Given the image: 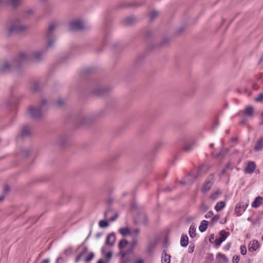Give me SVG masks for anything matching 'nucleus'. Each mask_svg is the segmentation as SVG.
Returning a JSON list of instances; mask_svg holds the SVG:
<instances>
[{"mask_svg":"<svg viewBox=\"0 0 263 263\" xmlns=\"http://www.w3.org/2000/svg\"><path fill=\"white\" fill-rule=\"evenodd\" d=\"M46 51V47L42 50L35 51L29 55L24 52H21L15 55L11 60L6 61L1 68L2 72H8L18 69L21 65L29 62L31 58L36 61L41 60Z\"/></svg>","mask_w":263,"mask_h":263,"instance_id":"1","label":"nucleus"},{"mask_svg":"<svg viewBox=\"0 0 263 263\" xmlns=\"http://www.w3.org/2000/svg\"><path fill=\"white\" fill-rule=\"evenodd\" d=\"M27 27L22 23L21 17H17L11 20L7 26V33L9 34L12 33H19L26 29Z\"/></svg>","mask_w":263,"mask_h":263,"instance_id":"2","label":"nucleus"},{"mask_svg":"<svg viewBox=\"0 0 263 263\" xmlns=\"http://www.w3.org/2000/svg\"><path fill=\"white\" fill-rule=\"evenodd\" d=\"M42 106L31 105L28 109V113L33 119H37L42 117L43 115L42 107L47 104V101L43 99L41 101Z\"/></svg>","mask_w":263,"mask_h":263,"instance_id":"3","label":"nucleus"},{"mask_svg":"<svg viewBox=\"0 0 263 263\" xmlns=\"http://www.w3.org/2000/svg\"><path fill=\"white\" fill-rule=\"evenodd\" d=\"M181 141L182 142V148L183 151L188 153L193 150L195 143L191 137H184L182 138Z\"/></svg>","mask_w":263,"mask_h":263,"instance_id":"4","label":"nucleus"},{"mask_svg":"<svg viewBox=\"0 0 263 263\" xmlns=\"http://www.w3.org/2000/svg\"><path fill=\"white\" fill-rule=\"evenodd\" d=\"M249 204V200H245L240 201L236 204L234 211L237 216H240L243 214L248 206Z\"/></svg>","mask_w":263,"mask_h":263,"instance_id":"5","label":"nucleus"},{"mask_svg":"<svg viewBox=\"0 0 263 263\" xmlns=\"http://www.w3.org/2000/svg\"><path fill=\"white\" fill-rule=\"evenodd\" d=\"M84 27V22L81 19L75 20L69 24V28L71 30H82Z\"/></svg>","mask_w":263,"mask_h":263,"instance_id":"6","label":"nucleus"},{"mask_svg":"<svg viewBox=\"0 0 263 263\" xmlns=\"http://www.w3.org/2000/svg\"><path fill=\"white\" fill-rule=\"evenodd\" d=\"M56 27V25L51 24L48 28V32L47 34V46L48 47H52L55 42V37L52 36V32Z\"/></svg>","mask_w":263,"mask_h":263,"instance_id":"7","label":"nucleus"},{"mask_svg":"<svg viewBox=\"0 0 263 263\" xmlns=\"http://www.w3.org/2000/svg\"><path fill=\"white\" fill-rule=\"evenodd\" d=\"M229 235V233L224 230L220 231L219 232V237L215 240V244L217 246H219Z\"/></svg>","mask_w":263,"mask_h":263,"instance_id":"8","label":"nucleus"},{"mask_svg":"<svg viewBox=\"0 0 263 263\" xmlns=\"http://www.w3.org/2000/svg\"><path fill=\"white\" fill-rule=\"evenodd\" d=\"M197 178L196 174H190L186 176L184 178L180 180V183L181 184H189L192 183Z\"/></svg>","mask_w":263,"mask_h":263,"instance_id":"9","label":"nucleus"},{"mask_svg":"<svg viewBox=\"0 0 263 263\" xmlns=\"http://www.w3.org/2000/svg\"><path fill=\"white\" fill-rule=\"evenodd\" d=\"M108 90V88L103 86H98L96 88L93 89L92 93L97 96H100L103 95L104 92Z\"/></svg>","mask_w":263,"mask_h":263,"instance_id":"10","label":"nucleus"},{"mask_svg":"<svg viewBox=\"0 0 263 263\" xmlns=\"http://www.w3.org/2000/svg\"><path fill=\"white\" fill-rule=\"evenodd\" d=\"M213 182V177L211 176V177L209 178L203 184L201 188L202 192L203 193L208 192L211 187Z\"/></svg>","mask_w":263,"mask_h":263,"instance_id":"11","label":"nucleus"},{"mask_svg":"<svg viewBox=\"0 0 263 263\" xmlns=\"http://www.w3.org/2000/svg\"><path fill=\"white\" fill-rule=\"evenodd\" d=\"M256 168V165L254 162L250 161L248 163L247 166L245 169V172L246 174H252Z\"/></svg>","mask_w":263,"mask_h":263,"instance_id":"12","label":"nucleus"},{"mask_svg":"<svg viewBox=\"0 0 263 263\" xmlns=\"http://www.w3.org/2000/svg\"><path fill=\"white\" fill-rule=\"evenodd\" d=\"M259 247V242L256 240H253L248 245V250L250 252L256 251Z\"/></svg>","mask_w":263,"mask_h":263,"instance_id":"13","label":"nucleus"},{"mask_svg":"<svg viewBox=\"0 0 263 263\" xmlns=\"http://www.w3.org/2000/svg\"><path fill=\"white\" fill-rule=\"evenodd\" d=\"M88 249L87 248H84L83 251L76 257V262H78L81 260L84 261V258L87 256Z\"/></svg>","mask_w":263,"mask_h":263,"instance_id":"14","label":"nucleus"},{"mask_svg":"<svg viewBox=\"0 0 263 263\" xmlns=\"http://www.w3.org/2000/svg\"><path fill=\"white\" fill-rule=\"evenodd\" d=\"M30 133V127L29 126L25 125H24L21 130L20 136L21 137L24 138L28 136Z\"/></svg>","mask_w":263,"mask_h":263,"instance_id":"15","label":"nucleus"},{"mask_svg":"<svg viewBox=\"0 0 263 263\" xmlns=\"http://www.w3.org/2000/svg\"><path fill=\"white\" fill-rule=\"evenodd\" d=\"M116 240V236L114 233L109 234L106 240V244L107 245L112 246Z\"/></svg>","mask_w":263,"mask_h":263,"instance_id":"16","label":"nucleus"},{"mask_svg":"<svg viewBox=\"0 0 263 263\" xmlns=\"http://www.w3.org/2000/svg\"><path fill=\"white\" fill-rule=\"evenodd\" d=\"M263 148V137H261L256 141V144L254 146V150L256 152H259Z\"/></svg>","mask_w":263,"mask_h":263,"instance_id":"17","label":"nucleus"},{"mask_svg":"<svg viewBox=\"0 0 263 263\" xmlns=\"http://www.w3.org/2000/svg\"><path fill=\"white\" fill-rule=\"evenodd\" d=\"M263 198L261 197L258 196L256 197L251 204V206L254 208H257L261 204Z\"/></svg>","mask_w":263,"mask_h":263,"instance_id":"18","label":"nucleus"},{"mask_svg":"<svg viewBox=\"0 0 263 263\" xmlns=\"http://www.w3.org/2000/svg\"><path fill=\"white\" fill-rule=\"evenodd\" d=\"M171 255L166 254V252H163L161 257L162 263H170L171 261Z\"/></svg>","mask_w":263,"mask_h":263,"instance_id":"19","label":"nucleus"},{"mask_svg":"<svg viewBox=\"0 0 263 263\" xmlns=\"http://www.w3.org/2000/svg\"><path fill=\"white\" fill-rule=\"evenodd\" d=\"M30 149L29 148H23L21 150V152L17 154L18 155L21 156L22 157H26L29 156L30 153Z\"/></svg>","mask_w":263,"mask_h":263,"instance_id":"20","label":"nucleus"},{"mask_svg":"<svg viewBox=\"0 0 263 263\" xmlns=\"http://www.w3.org/2000/svg\"><path fill=\"white\" fill-rule=\"evenodd\" d=\"M40 87V84L39 82L35 81L32 83L30 86V89L33 92H37L39 91Z\"/></svg>","mask_w":263,"mask_h":263,"instance_id":"21","label":"nucleus"},{"mask_svg":"<svg viewBox=\"0 0 263 263\" xmlns=\"http://www.w3.org/2000/svg\"><path fill=\"white\" fill-rule=\"evenodd\" d=\"M208 221L203 220L201 222L200 225L199 227V230L201 232H204L208 228Z\"/></svg>","mask_w":263,"mask_h":263,"instance_id":"22","label":"nucleus"},{"mask_svg":"<svg viewBox=\"0 0 263 263\" xmlns=\"http://www.w3.org/2000/svg\"><path fill=\"white\" fill-rule=\"evenodd\" d=\"M189 243V238L187 235H182L180 240V245L183 247H185Z\"/></svg>","mask_w":263,"mask_h":263,"instance_id":"23","label":"nucleus"},{"mask_svg":"<svg viewBox=\"0 0 263 263\" xmlns=\"http://www.w3.org/2000/svg\"><path fill=\"white\" fill-rule=\"evenodd\" d=\"M226 206V203L224 201H219L217 202L215 206V210L217 211H220L222 210Z\"/></svg>","mask_w":263,"mask_h":263,"instance_id":"24","label":"nucleus"},{"mask_svg":"<svg viewBox=\"0 0 263 263\" xmlns=\"http://www.w3.org/2000/svg\"><path fill=\"white\" fill-rule=\"evenodd\" d=\"M130 230H129L127 227H123L121 228L119 230V232L122 235H123V236H125L127 235H129Z\"/></svg>","mask_w":263,"mask_h":263,"instance_id":"25","label":"nucleus"},{"mask_svg":"<svg viewBox=\"0 0 263 263\" xmlns=\"http://www.w3.org/2000/svg\"><path fill=\"white\" fill-rule=\"evenodd\" d=\"M217 258L218 259V262H221L222 263H226L227 258L226 256L222 253H218L217 254Z\"/></svg>","mask_w":263,"mask_h":263,"instance_id":"26","label":"nucleus"},{"mask_svg":"<svg viewBox=\"0 0 263 263\" xmlns=\"http://www.w3.org/2000/svg\"><path fill=\"white\" fill-rule=\"evenodd\" d=\"M253 113V108L251 106L246 107L243 111V114L247 116L251 117Z\"/></svg>","mask_w":263,"mask_h":263,"instance_id":"27","label":"nucleus"},{"mask_svg":"<svg viewBox=\"0 0 263 263\" xmlns=\"http://www.w3.org/2000/svg\"><path fill=\"white\" fill-rule=\"evenodd\" d=\"M22 0H5L6 3L9 4L12 7H16L18 6Z\"/></svg>","mask_w":263,"mask_h":263,"instance_id":"28","label":"nucleus"},{"mask_svg":"<svg viewBox=\"0 0 263 263\" xmlns=\"http://www.w3.org/2000/svg\"><path fill=\"white\" fill-rule=\"evenodd\" d=\"M189 233L190 236L191 238L195 237V236L196 235V228H195V227L194 226L191 225L190 227L189 231Z\"/></svg>","mask_w":263,"mask_h":263,"instance_id":"29","label":"nucleus"},{"mask_svg":"<svg viewBox=\"0 0 263 263\" xmlns=\"http://www.w3.org/2000/svg\"><path fill=\"white\" fill-rule=\"evenodd\" d=\"M105 249H106V247L104 246L102 247V248L101 249L102 253L105 256V257L107 259L111 258L112 256V254L111 252L110 251L107 253H105Z\"/></svg>","mask_w":263,"mask_h":263,"instance_id":"30","label":"nucleus"},{"mask_svg":"<svg viewBox=\"0 0 263 263\" xmlns=\"http://www.w3.org/2000/svg\"><path fill=\"white\" fill-rule=\"evenodd\" d=\"M140 232L139 229L136 228L133 229L132 230H130V234L132 238H137V236H138Z\"/></svg>","mask_w":263,"mask_h":263,"instance_id":"31","label":"nucleus"},{"mask_svg":"<svg viewBox=\"0 0 263 263\" xmlns=\"http://www.w3.org/2000/svg\"><path fill=\"white\" fill-rule=\"evenodd\" d=\"M227 151L226 149H222L219 152L218 154L215 152L213 153V156L214 157L220 158L223 157L224 155L226 154Z\"/></svg>","mask_w":263,"mask_h":263,"instance_id":"32","label":"nucleus"},{"mask_svg":"<svg viewBox=\"0 0 263 263\" xmlns=\"http://www.w3.org/2000/svg\"><path fill=\"white\" fill-rule=\"evenodd\" d=\"M65 102L66 100L65 99L60 98L56 101L55 104L57 107H61L63 106L65 103Z\"/></svg>","mask_w":263,"mask_h":263,"instance_id":"33","label":"nucleus"},{"mask_svg":"<svg viewBox=\"0 0 263 263\" xmlns=\"http://www.w3.org/2000/svg\"><path fill=\"white\" fill-rule=\"evenodd\" d=\"M134 22V18L133 17H127L124 19V23L126 25H131Z\"/></svg>","mask_w":263,"mask_h":263,"instance_id":"34","label":"nucleus"},{"mask_svg":"<svg viewBox=\"0 0 263 263\" xmlns=\"http://www.w3.org/2000/svg\"><path fill=\"white\" fill-rule=\"evenodd\" d=\"M99 226L101 228H105L108 226V222L106 220H101L99 222Z\"/></svg>","mask_w":263,"mask_h":263,"instance_id":"35","label":"nucleus"},{"mask_svg":"<svg viewBox=\"0 0 263 263\" xmlns=\"http://www.w3.org/2000/svg\"><path fill=\"white\" fill-rule=\"evenodd\" d=\"M127 243L128 241L127 240H126L125 239H122L120 240L119 242V247L120 249H122L126 247Z\"/></svg>","mask_w":263,"mask_h":263,"instance_id":"36","label":"nucleus"},{"mask_svg":"<svg viewBox=\"0 0 263 263\" xmlns=\"http://www.w3.org/2000/svg\"><path fill=\"white\" fill-rule=\"evenodd\" d=\"M94 257V254L92 252L90 253L89 254H87V256L84 258V261L87 262L90 261Z\"/></svg>","mask_w":263,"mask_h":263,"instance_id":"37","label":"nucleus"},{"mask_svg":"<svg viewBox=\"0 0 263 263\" xmlns=\"http://www.w3.org/2000/svg\"><path fill=\"white\" fill-rule=\"evenodd\" d=\"M138 240L137 238H133V240L130 243V247L132 249H133L138 244Z\"/></svg>","mask_w":263,"mask_h":263,"instance_id":"38","label":"nucleus"},{"mask_svg":"<svg viewBox=\"0 0 263 263\" xmlns=\"http://www.w3.org/2000/svg\"><path fill=\"white\" fill-rule=\"evenodd\" d=\"M158 15V11L156 10L152 11L149 13V18L151 20L154 19Z\"/></svg>","mask_w":263,"mask_h":263,"instance_id":"39","label":"nucleus"},{"mask_svg":"<svg viewBox=\"0 0 263 263\" xmlns=\"http://www.w3.org/2000/svg\"><path fill=\"white\" fill-rule=\"evenodd\" d=\"M219 194L220 193L218 191L215 192L211 195V198L214 200H216L218 198Z\"/></svg>","mask_w":263,"mask_h":263,"instance_id":"40","label":"nucleus"},{"mask_svg":"<svg viewBox=\"0 0 263 263\" xmlns=\"http://www.w3.org/2000/svg\"><path fill=\"white\" fill-rule=\"evenodd\" d=\"M33 13V10L31 9H29L25 10L23 13V16L25 17H27V16L31 15Z\"/></svg>","mask_w":263,"mask_h":263,"instance_id":"41","label":"nucleus"},{"mask_svg":"<svg viewBox=\"0 0 263 263\" xmlns=\"http://www.w3.org/2000/svg\"><path fill=\"white\" fill-rule=\"evenodd\" d=\"M240 253L241 255H245L246 254L247 251V249H246V246H241L240 247Z\"/></svg>","mask_w":263,"mask_h":263,"instance_id":"42","label":"nucleus"},{"mask_svg":"<svg viewBox=\"0 0 263 263\" xmlns=\"http://www.w3.org/2000/svg\"><path fill=\"white\" fill-rule=\"evenodd\" d=\"M224 168L226 170H232L233 166L231 162H228L225 166Z\"/></svg>","mask_w":263,"mask_h":263,"instance_id":"43","label":"nucleus"},{"mask_svg":"<svg viewBox=\"0 0 263 263\" xmlns=\"http://www.w3.org/2000/svg\"><path fill=\"white\" fill-rule=\"evenodd\" d=\"M239 259H240L239 256H238L237 255H235L233 257L232 261L234 263H238L239 261Z\"/></svg>","mask_w":263,"mask_h":263,"instance_id":"44","label":"nucleus"},{"mask_svg":"<svg viewBox=\"0 0 263 263\" xmlns=\"http://www.w3.org/2000/svg\"><path fill=\"white\" fill-rule=\"evenodd\" d=\"M219 124V122L217 120H215L214 121L213 124H212V128L213 129L216 128Z\"/></svg>","mask_w":263,"mask_h":263,"instance_id":"45","label":"nucleus"},{"mask_svg":"<svg viewBox=\"0 0 263 263\" xmlns=\"http://www.w3.org/2000/svg\"><path fill=\"white\" fill-rule=\"evenodd\" d=\"M257 102H261L263 101V93H260L259 95L255 99Z\"/></svg>","mask_w":263,"mask_h":263,"instance_id":"46","label":"nucleus"},{"mask_svg":"<svg viewBox=\"0 0 263 263\" xmlns=\"http://www.w3.org/2000/svg\"><path fill=\"white\" fill-rule=\"evenodd\" d=\"M56 263H65V260L63 257H59L57 259Z\"/></svg>","mask_w":263,"mask_h":263,"instance_id":"47","label":"nucleus"},{"mask_svg":"<svg viewBox=\"0 0 263 263\" xmlns=\"http://www.w3.org/2000/svg\"><path fill=\"white\" fill-rule=\"evenodd\" d=\"M220 218V216L219 215H216L214 216H213L212 218V221L214 222H217L219 219Z\"/></svg>","mask_w":263,"mask_h":263,"instance_id":"48","label":"nucleus"},{"mask_svg":"<svg viewBox=\"0 0 263 263\" xmlns=\"http://www.w3.org/2000/svg\"><path fill=\"white\" fill-rule=\"evenodd\" d=\"M231 243H228L226 246H224L223 249L226 251H228L231 248Z\"/></svg>","mask_w":263,"mask_h":263,"instance_id":"49","label":"nucleus"},{"mask_svg":"<svg viewBox=\"0 0 263 263\" xmlns=\"http://www.w3.org/2000/svg\"><path fill=\"white\" fill-rule=\"evenodd\" d=\"M212 215H213V212L210 211L205 215V217L206 218H209Z\"/></svg>","mask_w":263,"mask_h":263,"instance_id":"50","label":"nucleus"},{"mask_svg":"<svg viewBox=\"0 0 263 263\" xmlns=\"http://www.w3.org/2000/svg\"><path fill=\"white\" fill-rule=\"evenodd\" d=\"M194 246H189V253H192L194 252Z\"/></svg>","mask_w":263,"mask_h":263,"instance_id":"51","label":"nucleus"},{"mask_svg":"<svg viewBox=\"0 0 263 263\" xmlns=\"http://www.w3.org/2000/svg\"><path fill=\"white\" fill-rule=\"evenodd\" d=\"M9 187L8 185H5L4 187V192H5V193H7L9 192Z\"/></svg>","mask_w":263,"mask_h":263,"instance_id":"52","label":"nucleus"},{"mask_svg":"<svg viewBox=\"0 0 263 263\" xmlns=\"http://www.w3.org/2000/svg\"><path fill=\"white\" fill-rule=\"evenodd\" d=\"M107 259H101L98 261L97 263H107Z\"/></svg>","mask_w":263,"mask_h":263,"instance_id":"53","label":"nucleus"},{"mask_svg":"<svg viewBox=\"0 0 263 263\" xmlns=\"http://www.w3.org/2000/svg\"><path fill=\"white\" fill-rule=\"evenodd\" d=\"M226 171L227 170L224 168L223 170H222L219 174V176H221L223 175H224Z\"/></svg>","mask_w":263,"mask_h":263,"instance_id":"54","label":"nucleus"},{"mask_svg":"<svg viewBox=\"0 0 263 263\" xmlns=\"http://www.w3.org/2000/svg\"><path fill=\"white\" fill-rule=\"evenodd\" d=\"M50 261L48 258L44 259L42 260V263H49Z\"/></svg>","mask_w":263,"mask_h":263,"instance_id":"55","label":"nucleus"},{"mask_svg":"<svg viewBox=\"0 0 263 263\" xmlns=\"http://www.w3.org/2000/svg\"><path fill=\"white\" fill-rule=\"evenodd\" d=\"M135 263H144V260L142 259H138L135 261Z\"/></svg>","mask_w":263,"mask_h":263,"instance_id":"56","label":"nucleus"},{"mask_svg":"<svg viewBox=\"0 0 263 263\" xmlns=\"http://www.w3.org/2000/svg\"><path fill=\"white\" fill-rule=\"evenodd\" d=\"M117 217V215H115L110 218V220L112 221H115Z\"/></svg>","mask_w":263,"mask_h":263,"instance_id":"57","label":"nucleus"},{"mask_svg":"<svg viewBox=\"0 0 263 263\" xmlns=\"http://www.w3.org/2000/svg\"><path fill=\"white\" fill-rule=\"evenodd\" d=\"M246 122H247L246 120L242 119V120H241L240 121V124H245Z\"/></svg>","mask_w":263,"mask_h":263,"instance_id":"58","label":"nucleus"},{"mask_svg":"<svg viewBox=\"0 0 263 263\" xmlns=\"http://www.w3.org/2000/svg\"><path fill=\"white\" fill-rule=\"evenodd\" d=\"M102 235V234L101 233H97L96 234V237L97 238H99L100 237H101V236Z\"/></svg>","mask_w":263,"mask_h":263,"instance_id":"59","label":"nucleus"},{"mask_svg":"<svg viewBox=\"0 0 263 263\" xmlns=\"http://www.w3.org/2000/svg\"><path fill=\"white\" fill-rule=\"evenodd\" d=\"M71 252L70 250H67L65 251V254H67L68 253H70Z\"/></svg>","mask_w":263,"mask_h":263,"instance_id":"60","label":"nucleus"},{"mask_svg":"<svg viewBox=\"0 0 263 263\" xmlns=\"http://www.w3.org/2000/svg\"><path fill=\"white\" fill-rule=\"evenodd\" d=\"M4 198V197L3 196H0V201L2 200Z\"/></svg>","mask_w":263,"mask_h":263,"instance_id":"61","label":"nucleus"},{"mask_svg":"<svg viewBox=\"0 0 263 263\" xmlns=\"http://www.w3.org/2000/svg\"><path fill=\"white\" fill-rule=\"evenodd\" d=\"M214 239V235H211V237L210 238V240L211 241V239Z\"/></svg>","mask_w":263,"mask_h":263,"instance_id":"62","label":"nucleus"},{"mask_svg":"<svg viewBox=\"0 0 263 263\" xmlns=\"http://www.w3.org/2000/svg\"><path fill=\"white\" fill-rule=\"evenodd\" d=\"M260 125H262L263 124V120H262V121L261 122V123H260Z\"/></svg>","mask_w":263,"mask_h":263,"instance_id":"63","label":"nucleus"},{"mask_svg":"<svg viewBox=\"0 0 263 263\" xmlns=\"http://www.w3.org/2000/svg\"><path fill=\"white\" fill-rule=\"evenodd\" d=\"M121 263H125V262H124L123 260H122Z\"/></svg>","mask_w":263,"mask_h":263,"instance_id":"64","label":"nucleus"}]
</instances>
